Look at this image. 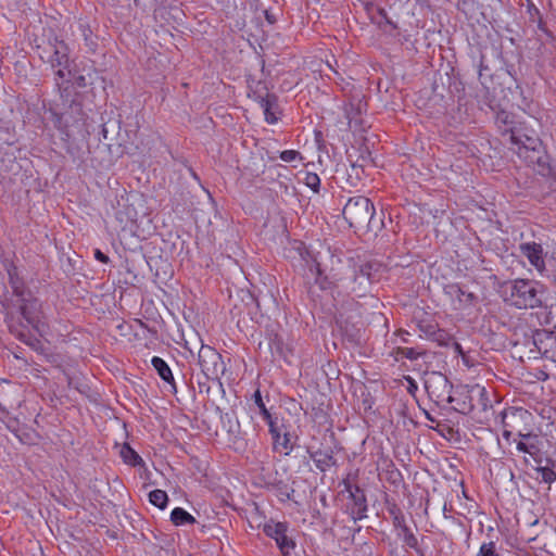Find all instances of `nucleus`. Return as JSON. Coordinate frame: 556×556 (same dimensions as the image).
Segmentation results:
<instances>
[{
    "label": "nucleus",
    "instance_id": "obj_1",
    "mask_svg": "<svg viewBox=\"0 0 556 556\" xmlns=\"http://www.w3.org/2000/svg\"><path fill=\"white\" fill-rule=\"evenodd\" d=\"M505 300L518 308H534L541 305L542 287L534 281L517 279L504 287Z\"/></svg>",
    "mask_w": 556,
    "mask_h": 556
},
{
    "label": "nucleus",
    "instance_id": "obj_2",
    "mask_svg": "<svg viewBox=\"0 0 556 556\" xmlns=\"http://www.w3.org/2000/svg\"><path fill=\"white\" fill-rule=\"evenodd\" d=\"M374 215L375 207L366 197L351 198L343 207L344 219L349 223L350 227L356 229L367 227Z\"/></svg>",
    "mask_w": 556,
    "mask_h": 556
},
{
    "label": "nucleus",
    "instance_id": "obj_3",
    "mask_svg": "<svg viewBox=\"0 0 556 556\" xmlns=\"http://www.w3.org/2000/svg\"><path fill=\"white\" fill-rule=\"evenodd\" d=\"M530 414L528 410L519 407H509L502 413L503 437L506 440L514 434L522 438L532 439L526 427Z\"/></svg>",
    "mask_w": 556,
    "mask_h": 556
},
{
    "label": "nucleus",
    "instance_id": "obj_4",
    "mask_svg": "<svg viewBox=\"0 0 556 556\" xmlns=\"http://www.w3.org/2000/svg\"><path fill=\"white\" fill-rule=\"evenodd\" d=\"M199 365L208 379H218L225 371L222 355L213 348L202 345L199 351Z\"/></svg>",
    "mask_w": 556,
    "mask_h": 556
},
{
    "label": "nucleus",
    "instance_id": "obj_5",
    "mask_svg": "<svg viewBox=\"0 0 556 556\" xmlns=\"http://www.w3.org/2000/svg\"><path fill=\"white\" fill-rule=\"evenodd\" d=\"M52 54L49 56V62L55 71L59 79L70 80L72 77V66L68 59V47L63 41H55L52 45Z\"/></svg>",
    "mask_w": 556,
    "mask_h": 556
},
{
    "label": "nucleus",
    "instance_id": "obj_6",
    "mask_svg": "<svg viewBox=\"0 0 556 556\" xmlns=\"http://www.w3.org/2000/svg\"><path fill=\"white\" fill-rule=\"evenodd\" d=\"M287 525L283 522L268 521L264 525L263 530L266 535L273 538L283 554H289L294 547V543L287 535Z\"/></svg>",
    "mask_w": 556,
    "mask_h": 556
},
{
    "label": "nucleus",
    "instance_id": "obj_7",
    "mask_svg": "<svg viewBox=\"0 0 556 556\" xmlns=\"http://www.w3.org/2000/svg\"><path fill=\"white\" fill-rule=\"evenodd\" d=\"M22 314L29 325L42 337L48 332L43 320L41 306L37 300L29 301L22 306Z\"/></svg>",
    "mask_w": 556,
    "mask_h": 556
},
{
    "label": "nucleus",
    "instance_id": "obj_8",
    "mask_svg": "<svg viewBox=\"0 0 556 556\" xmlns=\"http://www.w3.org/2000/svg\"><path fill=\"white\" fill-rule=\"evenodd\" d=\"M533 342L539 353L554 362L556 358V333L546 330L538 331L533 337Z\"/></svg>",
    "mask_w": 556,
    "mask_h": 556
},
{
    "label": "nucleus",
    "instance_id": "obj_9",
    "mask_svg": "<svg viewBox=\"0 0 556 556\" xmlns=\"http://www.w3.org/2000/svg\"><path fill=\"white\" fill-rule=\"evenodd\" d=\"M520 251L530 264L535 267L539 271L545 269V262L543 257V248L541 244L535 242H527L520 245Z\"/></svg>",
    "mask_w": 556,
    "mask_h": 556
},
{
    "label": "nucleus",
    "instance_id": "obj_10",
    "mask_svg": "<svg viewBox=\"0 0 556 556\" xmlns=\"http://www.w3.org/2000/svg\"><path fill=\"white\" fill-rule=\"evenodd\" d=\"M269 432L274 440V448L279 453L288 455L291 451V443L288 433H281L273 420H269Z\"/></svg>",
    "mask_w": 556,
    "mask_h": 556
},
{
    "label": "nucleus",
    "instance_id": "obj_11",
    "mask_svg": "<svg viewBox=\"0 0 556 556\" xmlns=\"http://www.w3.org/2000/svg\"><path fill=\"white\" fill-rule=\"evenodd\" d=\"M446 293L455 299V308H463L473 303L475 296L470 292H465L458 285L446 287Z\"/></svg>",
    "mask_w": 556,
    "mask_h": 556
},
{
    "label": "nucleus",
    "instance_id": "obj_12",
    "mask_svg": "<svg viewBox=\"0 0 556 556\" xmlns=\"http://www.w3.org/2000/svg\"><path fill=\"white\" fill-rule=\"evenodd\" d=\"M312 458L318 469L326 471L336 464L330 452L316 451L312 454Z\"/></svg>",
    "mask_w": 556,
    "mask_h": 556
},
{
    "label": "nucleus",
    "instance_id": "obj_13",
    "mask_svg": "<svg viewBox=\"0 0 556 556\" xmlns=\"http://www.w3.org/2000/svg\"><path fill=\"white\" fill-rule=\"evenodd\" d=\"M151 363H152V366L154 367V369L157 371L159 376L164 381L169 382V383L174 381L172 370L168 367V365L165 363L164 359H162L159 356H154L152 358Z\"/></svg>",
    "mask_w": 556,
    "mask_h": 556
},
{
    "label": "nucleus",
    "instance_id": "obj_14",
    "mask_svg": "<svg viewBox=\"0 0 556 556\" xmlns=\"http://www.w3.org/2000/svg\"><path fill=\"white\" fill-rule=\"evenodd\" d=\"M170 520L175 526L191 525L195 522V518L180 507L173 509Z\"/></svg>",
    "mask_w": 556,
    "mask_h": 556
},
{
    "label": "nucleus",
    "instance_id": "obj_15",
    "mask_svg": "<svg viewBox=\"0 0 556 556\" xmlns=\"http://www.w3.org/2000/svg\"><path fill=\"white\" fill-rule=\"evenodd\" d=\"M119 454L123 460L128 465L136 466L141 463V457L127 444L121 447Z\"/></svg>",
    "mask_w": 556,
    "mask_h": 556
},
{
    "label": "nucleus",
    "instance_id": "obj_16",
    "mask_svg": "<svg viewBox=\"0 0 556 556\" xmlns=\"http://www.w3.org/2000/svg\"><path fill=\"white\" fill-rule=\"evenodd\" d=\"M149 501L152 505L164 509L166 507L168 497L165 491L157 489L149 493Z\"/></svg>",
    "mask_w": 556,
    "mask_h": 556
},
{
    "label": "nucleus",
    "instance_id": "obj_17",
    "mask_svg": "<svg viewBox=\"0 0 556 556\" xmlns=\"http://www.w3.org/2000/svg\"><path fill=\"white\" fill-rule=\"evenodd\" d=\"M395 361H400L401 358L416 359L421 355V352L413 349V348H397L392 353Z\"/></svg>",
    "mask_w": 556,
    "mask_h": 556
},
{
    "label": "nucleus",
    "instance_id": "obj_18",
    "mask_svg": "<svg viewBox=\"0 0 556 556\" xmlns=\"http://www.w3.org/2000/svg\"><path fill=\"white\" fill-rule=\"evenodd\" d=\"M261 106L263 109L265 119L270 124L276 123L277 116H276L275 112L273 111L274 104L271 103V101L269 99H263L261 101Z\"/></svg>",
    "mask_w": 556,
    "mask_h": 556
},
{
    "label": "nucleus",
    "instance_id": "obj_19",
    "mask_svg": "<svg viewBox=\"0 0 556 556\" xmlns=\"http://www.w3.org/2000/svg\"><path fill=\"white\" fill-rule=\"evenodd\" d=\"M477 556H500V554L496 551L495 543L494 542H488V543H483L480 546Z\"/></svg>",
    "mask_w": 556,
    "mask_h": 556
},
{
    "label": "nucleus",
    "instance_id": "obj_20",
    "mask_svg": "<svg viewBox=\"0 0 556 556\" xmlns=\"http://www.w3.org/2000/svg\"><path fill=\"white\" fill-rule=\"evenodd\" d=\"M304 184L316 192L318 191L320 179L315 173H306L304 177Z\"/></svg>",
    "mask_w": 556,
    "mask_h": 556
},
{
    "label": "nucleus",
    "instance_id": "obj_21",
    "mask_svg": "<svg viewBox=\"0 0 556 556\" xmlns=\"http://www.w3.org/2000/svg\"><path fill=\"white\" fill-rule=\"evenodd\" d=\"M254 401H255V404L258 406L264 418L269 422V420H271V416H270L269 412L267 410V408L262 400L261 392L258 390L254 393Z\"/></svg>",
    "mask_w": 556,
    "mask_h": 556
},
{
    "label": "nucleus",
    "instance_id": "obj_22",
    "mask_svg": "<svg viewBox=\"0 0 556 556\" xmlns=\"http://www.w3.org/2000/svg\"><path fill=\"white\" fill-rule=\"evenodd\" d=\"M369 268L370 266L369 265H365L361 268L359 270V275L356 276V279H361V285H363V282L365 281L366 285H369L370 283V273H369ZM366 287L365 286L363 289H359V292L361 291H366Z\"/></svg>",
    "mask_w": 556,
    "mask_h": 556
},
{
    "label": "nucleus",
    "instance_id": "obj_23",
    "mask_svg": "<svg viewBox=\"0 0 556 556\" xmlns=\"http://www.w3.org/2000/svg\"><path fill=\"white\" fill-rule=\"evenodd\" d=\"M65 83H75L77 86L81 87L85 86V78L84 76H76L74 71L72 70V77L70 78V80L56 78V85L59 87H62Z\"/></svg>",
    "mask_w": 556,
    "mask_h": 556
},
{
    "label": "nucleus",
    "instance_id": "obj_24",
    "mask_svg": "<svg viewBox=\"0 0 556 556\" xmlns=\"http://www.w3.org/2000/svg\"><path fill=\"white\" fill-rule=\"evenodd\" d=\"M280 159L283 161V162H287V163H290V162H293L295 160H302V156L300 155V153L295 150H285L280 153Z\"/></svg>",
    "mask_w": 556,
    "mask_h": 556
},
{
    "label": "nucleus",
    "instance_id": "obj_25",
    "mask_svg": "<svg viewBox=\"0 0 556 556\" xmlns=\"http://www.w3.org/2000/svg\"><path fill=\"white\" fill-rule=\"evenodd\" d=\"M517 448L520 451V452H523V453H528L530 455H534L538 451L535 444L533 443H526V442H518L517 443Z\"/></svg>",
    "mask_w": 556,
    "mask_h": 556
},
{
    "label": "nucleus",
    "instance_id": "obj_26",
    "mask_svg": "<svg viewBox=\"0 0 556 556\" xmlns=\"http://www.w3.org/2000/svg\"><path fill=\"white\" fill-rule=\"evenodd\" d=\"M94 256L98 261H100L102 263H108V261H109V257L104 253H102L100 250H96Z\"/></svg>",
    "mask_w": 556,
    "mask_h": 556
},
{
    "label": "nucleus",
    "instance_id": "obj_27",
    "mask_svg": "<svg viewBox=\"0 0 556 556\" xmlns=\"http://www.w3.org/2000/svg\"><path fill=\"white\" fill-rule=\"evenodd\" d=\"M435 379V382L439 384V386H442L443 388H446L447 387V380L444 376L442 375H437L434 377Z\"/></svg>",
    "mask_w": 556,
    "mask_h": 556
},
{
    "label": "nucleus",
    "instance_id": "obj_28",
    "mask_svg": "<svg viewBox=\"0 0 556 556\" xmlns=\"http://www.w3.org/2000/svg\"><path fill=\"white\" fill-rule=\"evenodd\" d=\"M552 476H553L552 471H548V472L544 473V480L547 481V482L553 481L554 478Z\"/></svg>",
    "mask_w": 556,
    "mask_h": 556
},
{
    "label": "nucleus",
    "instance_id": "obj_29",
    "mask_svg": "<svg viewBox=\"0 0 556 556\" xmlns=\"http://www.w3.org/2000/svg\"><path fill=\"white\" fill-rule=\"evenodd\" d=\"M408 381H409V383H410V390H409V391L412 392V388L416 389L417 387H416V384L414 383V381H413V379H412V378H408Z\"/></svg>",
    "mask_w": 556,
    "mask_h": 556
},
{
    "label": "nucleus",
    "instance_id": "obj_30",
    "mask_svg": "<svg viewBox=\"0 0 556 556\" xmlns=\"http://www.w3.org/2000/svg\"><path fill=\"white\" fill-rule=\"evenodd\" d=\"M405 334H408L407 332L400 331L399 336L404 337ZM403 342H406L407 340L405 338H402Z\"/></svg>",
    "mask_w": 556,
    "mask_h": 556
},
{
    "label": "nucleus",
    "instance_id": "obj_31",
    "mask_svg": "<svg viewBox=\"0 0 556 556\" xmlns=\"http://www.w3.org/2000/svg\"><path fill=\"white\" fill-rule=\"evenodd\" d=\"M426 388L430 390L431 386L427 382Z\"/></svg>",
    "mask_w": 556,
    "mask_h": 556
}]
</instances>
